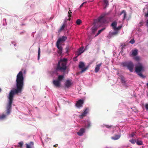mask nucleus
Here are the masks:
<instances>
[{
    "instance_id": "obj_1",
    "label": "nucleus",
    "mask_w": 148,
    "mask_h": 148,
    "mask_svg": "<svg viewBox=\"0 0 148 148\" xmlns=\"http://www.w3.org/2000/svg\"><path fill=\"white\" fill-rule=\"evenodd\" d=\"M16 89L11 90L8 97V103L6 106V114H3L0 115V119L3 120L5 119L7 115H8L10 113L12 109V104L13 102V98L15 94L21 93L22 90L24 86V77L23 72L20 71L16 76Z\"/></svg>"
},
{
    "instance_id": "obj_2",
    "label": "nucleus",
    "mask_w": 148,
    "mask_h": 148,
    "mask_svg": "<svg viewBox=\"0 0 148 148\" xmlns=\"http://www.w3.org/2000/svg\"><path fill=\"white\" fill-rule=\"evenodd\" d=\"M108 14V13H103L97 19L94 20V25L92 28V33H94L98 28L101 25L102 23L106 22V21L104 18Z\"/></svg>"
},
{
    "instance_id": "obj_3",
    "label": "nucleus",
    "mask_w": 148,
    "mask_h": 148,
    "mask_svg": "<svg viewBox=\"0 0 148 148\" xmlns=\"http://www.w3.org/2000/svg\"><path fill=\"white\" fill-rule=\"evenodd\" d=\"M65 62H61V61H59L55 68V70L52 71L53 73L58 74L57 72L60 71L63 72L64 73L67 69V66Z\"/></svg>"
},
{
    "instance_id": "obj_4",
    "label": "nucleus",
    "mask_w": 148,
    "mask_h": 148,
    "mask_svg": "<svg viewBox=\"0 0 148 148\" xmlns=\"http://www.w3.org/2000/svg\"><path fill=\"white\" fill-rule=\"evenodd\" d=\"M144 71V67L140 63H138V65L136 66L135 67V71L137 73L138 75L142 78H145V76L143 75L140 72Z\"/></svg>"
},
{
    "instance_id": "obj_5",
    "label": "nucleus",
    "mask_w": 148,
    "mask_h": 148,
    "mask_svg": "<svg viewBox=\"0 0 148 148\" xmlns=\"http://www.w3.org/2000/svg\"><path fill=\"white\" fill-rule=\"evenodd\" d=\"M121 65L123 67H127L130 72L133 71L134 65L131 61L123 62Z\"/></svg>"
},
{
    "instance_id": "obj_6",
    "label": "nucleus",
    "mask_w": 148,
    "mask_h": 148,
    "mask_svg": "<svg viewBox=\"0 0 148 148\" xmlns=\"http://www.w3.org/2000/svg\"><path fill=\"white\" fill-rule=\"evenodd\" d=\"M64 77V75H59L58 76L57 80H54L53 81V84L56 87H59L60 86V82Z\"/></svg>"
},
{
    "instance_id": "obj_7",
    "label": "nucleus",
    "mask_w": 148,
    "mask_h": 148,
    "mask_svg": "<svg viewBox=\"0 0 148 148\" xmlns=\"http://www.w3.org/2000/svg\"><path fill=\"white\" fill-rule=\"evenodd\" d=\"M85 66L84 63L82 62H79L78 67L79 68L82 69L81 71H80V73H82L85 71H86L88 68V66H87L85 68H83Z\"/></svg>"
},
{
    "instance_id": "obj_8",
    "label": "nucleus",
    "mask_w": 148,
    "mask_h": 148,
    "mask_svg": "<svg viewBox=\"0 0 148 148\" xmlns=\"http://www.w3.org/2000/svg\"><path fill=\"white\" fill-rule=\"evenodd\" d=\"M67 39V37L66 36H63L62 37L58 39L56 43L60 44L61 42H64Z\"/></svg>"
},
{
    "instance_id": "obj_9",
    "label": "nucleus",
    "mask_w": 148,
    "mask_h": 148,
    "mask_svg": "<svg viewBox=\"0 0 148 148\" xmlns=\"http://www.w3.org/2000/svg\"><path fill=\"white\" fill-rule=\"evenodd\" d=\"M56 46L58 49L57 51L59 55H61L62 52V47L61 46H60V44L57 43H56Z\"/></svg>"
},
{
    "instance_id": "obj_10",
    "label": "nucleus",
    "mask_w": 148,
    "mask_h": 148,
    "mask_svg": "<svg viewBox=\"0 0 148 148\" xmlns=\"http://www.w3.org/2000/svg\"><path fill=\"white\" fill-rule=\"evenodd\" d=\"M84 102L83 100L81 99L79 100L76 103V106L78 108L82 107V104L84 103Z\"/></svg>"
},
{
    "instance_id": "obj_11",
    "label": "nucleus",
    "mask_w": 148,
    "mask_h": 148,
    "mask_svg": "<svg viewBox=\"0 0 148 148\" xmlns=\"http://www.w3.org/2000/svg\"><path fill=\"white\" fill-rule=\"evenodd\" d=\"M85 132V129L84 128H81L77 133V134L79 136H82Z\"/></svg>"
},
{
    "instance_id": "obj_12",
    "label": "nucleus",
    "mask_w": 148,
    "mask_h": 148,
    "mask_svg": "<svg viewBox=\"0 0 148 148\" xmlns=\"http://www.w3.org/2000/svg\"><path fill=\"white\" fill-rule=\"evenodd\" d=\"M88 112V109L86 108L84 112L82 113V115L79 116L80 117L81 119H82L83 117L84 116H86V114H87Z\"/></svg>"
},
{
    "instance_id": "obj_13",
    "label": "nucleus",
    "mask_w": 148,
    "mask_h": 148,
    "mask_svg": "<svg viewBox=\"0 0 148 148\" xmlns=\"http://www.w3.org/2000/svg\"><path fill=\"white\" fill-rule=\"evenodd\" d=\"M101 64V63L100 64H97L96 66V67L95 69V71L96 73H97L99 71Z\"/></svg>"
},
{
    "instance_id": "obj_14",
    "label": "nucleus",
    "mask_w": 148,
    "mask_h": 148,
    "mask_svg": "<svg viewBox=\"0 0 148 148\" xmlns=\"http://www.w3.org/2000/svg\"><path fill=\"white\" fill-rule=\"evenodd\" d=\"M121 136L120 135H115L114 136L111 137V138L114 140H116L119 139Z\"/></svg>"
},
{
    "instance_id": "obj_15",
    "label": "nucleus",
    "mask_w": 148,
    "mask_h": 148,
    "mask_svg": "<svg viewBox=\"0 0 148 148\" xmlns=\"http://www.w3.org/2000/svg\"><path fill=\"white\" fill-rule=\"evenodd\" d=\"M124 14V15H123V20H125L127 16V14H126V11L125 10H122L121 13H120V15H121L122 14Z\"/></svg>"
},
{
    "instance_id": "obj_16",
    "label": "nucleus",
    "mask_w": 148,
    "mask_h": 148,
    "mask_svg": "<svg viewBox=\"0 0 148 148\" xmlns=\"http://www.w3.org/2000/svg\"><path fill=\"white\" fill-rule=\"evenodd\" d=\"M117 22L116 21H114L111 24V26L113 27V29L114 30L116 27Z\"/></svg>"
},
{
    "instance_id": "obj_17",
    "label": "nucleus",
    "mask_w": 148,
    "mask_h": 148,
    "mask_svg": "<svg viewBox=\"0 0 148 148\" xmlns=\"http://www.w3.org/2000/svg\"><path fill=\"white\" fill-rule=\"evenodd\" d=\"M71 85V82L69 80H67L65 83V86L66 87L68 88Z\"/></svg>"
},
{
    "instance_id": "obj_18",
    "label": "nucleus",
    "mask_w": 148,
    "mask_h": 148,
    "mask_svg": "<svg viewBox=\"0 0 148 148\" xmlns=\"http://www.w3.org/2000/svg\"><path fill=\"white\" fill-rule=\"evenodd\" d=\"M84 47H82L80 48L78 50L79 54L78 56L80 55L82 53H83L84 50Z\"/></svg>"
},
{
    "instance_id": "obj_19",
    "label": "nucleus",
    "mask_w": 148,
    "mask_h": 148,
    "mask_svg": "<svg viewBox=\"0 0 148 148\" xmlns=\"http://www.w3.org/2000/svg\"><path fill=\"white\" fill-rule=\"evenodd\" d=\"M138 54V51L137 49H135L132 51V55L133 56H136Z\"/></svg>"
},
{
    "instance_id": "obj_20",
    "label": "nucleus",
    "mask_w": 148,
    "mask_h": 148,
    "mask_svg": "<svg viewBox=\"0 0 148 148\" xmlns=\"http://www.w3.org/2000/svg\"><path fill=\"white\" fill-rule=\"evenodd\" d=\"M118 32L117 31H115V32H112L110 34L111 37H112L114 35H116L118 34Z\"/></svg>"
},
{
    "instance_id": "obj_21",
    "label": "nucleus",
    "mask_w": 148,
    "mask_h": 148,
    "mask_svg": "<svg viewBox=\"0 0 148 148\" xmlns=\"http://www.w3.org/2000/svg\"><path fill=\"white\" fill-rule=\"evenodd\" d=\"M120 77L121 82L122 83H125V77L122 76H121Z\"/></svg>"
},
{
    "instance_id": "obj_22",
    "label": "nucleus",
    "mask_w": 148,
    "mask_h": 148,
    "mask_svg": "<svg viewBox=\"0 0 148 148\" xmlns=\"http://www.w3.org/2000/svg\"><path fill=\"white\" fill-rule=\"evenodd\" d=\"M61 62H65V64L66 65L67 59L66 58L61 59L59 61H61Z\"/></svg>"
},
{
    "instance_id": "obj_23",
    "label": "nucleus",
    "mask_w": 148,
    "mask_h": 148,
    "mask_svg": "<svg viewBox=\"0 0 148 148\" xmlns=\"http://www.w3.org/2000/svg\"><path fill=\"white\" fill-rule=\"evenodd\" d=\"M137 144L138 145H141L143 144V142L141 140H137L136 141Z\"/></svg>"
},
{
    "instance_id": "obj_24",
    "label": "nucleus",
    "mask_w": 148,
    "mask_h": 148,
    "mask_svg": "<svg viewBox=\"0 0 148 148\" xmlns=\"http://www.w3.org/2000/svg\"><path fill=\"white\" fill-rule=\"evenodd\" d=\"M105 28H103L101 29H100V30H99L97 33V34L95 36H96L98 35L101 32H102L103 31L104 29H105Z\"/></svg>"
},
{
    "instance_id": "obj_25",
    "label": "nucleus",
    "mask_w": 148,
    "mask_h": 148,
    "mask_svg": "<svg viewBox=\"0 0 148 148\" xmlns=\"http://www.w3.org/2000/svg\"><path fill=\"white\" fill-rule=\"evenodd\" d=\"M82 23V21L80 19H78L76 21V23L77 25H80Z\"/></svg>"
},
{
    "instance_id": "obj_26",
    "label": "nucleus",
    "mask_w": 148,
    "mask_h": 148,
    "mask_svg": "<svg viewBox=\"0 0 148 148\" xmlns=\"http://www.w3.org/2000/svg\"><path fill=\"white\" fill-rule=\"evenodd\" d=\"M65 26L66 24L65 23L63 24L62 25L59 31H61L63 30L64 29V28L65 27Z\"/></svg>"
},
{
    "instance_id": "obj_27",
    "label": "nucleus",
    "mask_w": 148,
    "mask_h": 148,
    "mask_svg": "<svg viewBox=\"0 0 148 148\" xmlns=\"http://www.w3.org/2000/svg\"><path fill=\"white\" fill-rule=\"evenodd\" d=\"M90 126V123L89 121H87L86 124L85 125V126L87 128H89Z\"/></svg>"
},
{
    "instance_id": "obj_28",
    "label": "nucleus",
    "mask_w": 148,
    "mask_h": 148,
    "mask_svg": "<svg viewBox=\"0 0 148 148\" xmlns=\"http://www.w3.org/2000/svg\"><path fill=\"white\" fill-rule=\"evenodd\" d=\"M129 141L132 144H134L136 142V139H131L129 140Z\"/></svg>"
},
{
    "instance_id": "obj_29",
    "label": "nucleus",
    "mask_w": 148,
    "mask_h": 148,
    "mask_svg": "<svg viewBox=\"0 0 148 148\" xmlns=\"http://www.w3.org/2000/svg\"><path fill=\"white\" fill-rule=\"evenodd\" d=\"M18 147L21 148L23 146V143L22 142H20L18 143Z\"/></svg>"
},
{
    "instance_id": "obj_30",
    "label": "nucleus",
    "mask_w": 148,
    "mask_h": 148,
    "mask_svg": "<svg viewBox=\"0 0 148 148\" xmlns=\"http://www.w3.org/2000/svg\"><path fill=\"white\" fill-rule=\"evenodd\" d=\"M121 26H119L118 27H116L115 29H114V30L115 31L119 30L121 28Z\"/></svg>"
},
{
    "instance_id": "obj_31",
    "label": "nucleus",
    "mask_w": 148,
    "mask_h": 148,
    "mask_svg": "<svg viewBox=\"0 0 148 148\" xmlns=\"http://www.w3.org/2000/svg\"><path fill=\"white\" fill-rule=\"evenodd\" d=\"M40 47L38 48V59L39 60L40 58Z\"/></svg>"
},
{
    "instance_id": "obj_32",
    "label": "nucleus",
    "mask_w": 148,
    "mask_h": 148,
    "mask_svg": "<svg viewBox=\"0 0 148 148\" xmlns=\"http://www.w3.org/2000/svg\"><path fill=\"white\" fill-rule=\"evenodd\" d=\"M103 1L104 3L106 4V7L109 5L108 1V0H104Z\"/></svg>"
},
{
    "instance_id": "obj_33",
    "label": "nucleus",
    "mask_w": 148,
    "mask_h": 148,
    "mask_svg": "<svg viewBox=\"0 0 148 148\" xmlns=\"http://www.w3.org/2000/svg\"><path fill=\"white\" fill-rule=\"evenodd\" d=\"M70 47L68 46L66 47V52L68 53L70 49Z\"/></svg>"
},
{
    "instance_id": "obj_34",
    "label": "nucleus",
    "mask_w": 148,
    "mask_h": 148,
    "mask_svg": "<svg viewBox=\"0 0 148 148\" xmlns=\"http://www.w3.org/2000/svg\"><path fill=\"white\" fill-rule=\"evenodd\" d=\"M135 42V41L133 39H131L130 41V42L132 44L134 43Z\"/></svg>"
},
{
    "instance_id": "obj_35",
    "label": "nucleus",
    "mask_w": 148,
    "mask_h": 148,
    "mask_svg": "<svg viewBox=\"0 0 148 148\" xmlns=\"http://www.w3.org/2000/svg\"><path fill=\"white\" fill-rule=\"evenodd\" d=\"M69 11L70 12H68V13L69 14V15H68V16L69 17V18H70L71 17V14L70 13H72V12H71V10H69Z\"/></svg>"
},
{
    "instance_id": "obj_36",
    "label": "nucleus",
    "mask_w": 148,
    "mask_h": 148,
    "mask_svg": "<svg viewBox=\"0 0 148 148\" xmlns=\"http://www.w3.org/2000/svg\"><path fill=\"white\" fill-rule=\"evenodd\" d=\"M145 107L147 110H148V103H146L145 106Z\"/></svg>"
},
{
    "instance_id": "obj_37",
    "label": "nucleus",
    "mask_w": 148,
    "mask_h": 148,
    "mask_svg": "<svg viewBox=\"0 0 148 148\" xmlns=\"http://www.w3.org/2000/svg\"><path fill=\"white\" fill-rule=\"evenodd\" d=\"M105 126L107 128H110V127H112V126L111 125H106Z\"/></svg>"
},
{
    "instance_id": "obj_38",
    "label": "nucleus",
    "mask_w": 148,
    "mask_h": 148,
    "mask_svg": "<svg viewBox=\"0 0 148 148\" xmlns=\"http://www.w3.org/2000/svg\"><path fill=\"white\" fill-rule=\"evenodd\" d=\"M134 59L136 60H139V58L138 56H136L134 58Z\"/></svg>"
},
{
    "instance_id": "obj_39",
    "label": "nucleus",
    "mask_w": 148,
    "mask_h": 148,
    "mask_svg": "<svg viewBox=\"0 0 148 148\" xmlns=\"http://www.w3.org/2000/svg\"><path fill=\"white\" fill-rule=\"evenodd\" d=\"M140 24V26H141L143 25V21H142L141 22H140L139 23Z\"/></svg>"
},
{
    "instance_id": "obj_40",
    "label": "nucleus",
    "mask_w": 148,
    "mask_h": 148,
    "mask_svg": "<svg viewBox=\"0 0 148 148\" xmlns=\"http://www.w3.org/2000/svg\"><path fill=\"white\" fill-rule=\"evenodd\" d=\"M34 145V143L33 142H30L29 144V145H30V146H33Z\"/></svg>"
},
{
    "instance_id": "obj_41",
    "label": "nucleus",
    "mask_w": 148,
    "mask_h": 148,
    "mask_svg": "<svg viewBox=\"0 0 148 148\" xmlns=\"http://www.w3.org/2000/svg\"><path fill=\"white\" fill-rule=\"evenodd\" d=\"M135 134L134 133H132V134H130V136H131V137H133L134 135H135Z\"/></svg>"
},
{
    "instance_id": "obj_42",
    "label": "nucleus",
    "mask_w": 148,
    "mask_h": 148,
    "mask_svg": "<svg viewBox=\"0 0 148 148\" xmlns=\"http://www.w3.org/2000/svg\"><path fill=\"white\" fill-rule=\"evenodd\" d=\"M26 148H31V147L30 146V145H29L27 144H26Z\"/></svg>"
},
{
    "instance_id": "obj_43",
    "label": "nucleus",
    "mask_w": 148,
    "mask_h": 148,
    "mask_svg": "<svg viewBox=\"0 0 148 148\" xmlns=\"http://www.w3.org/2000/svg\"><path fill=\"white\" fill-rule=\"evenodd\" d=\"M86 2H84L83 3H82L80 6V8H81L82 6H83V5L85 3H86Z\"/></svg>"
},
{
    "instance_id": "obj_44",
    "label": "nucleus",
    "mask_w": 148,
    "mask_h": 148,
    "mask_svg": "<svg viewBox=\"0 0 148 148\" xmlns=\"http://www.w3.org/2000/svg\"><path fill=\"white\" fill-rule=\"evenodd\" d=\"M122 48L123 49V48L124 47H125L126 46V45H122Z\"/></svg>"
},
{
    "instance_id": "obj_45",
    "label": "nucleus",
    "mask_w": 148,
    "mask_h": 148,
    "mask_svg": "<svg viewBox=\"0 0 148 148\" xmlns=\"http://www.w3.org/2000/svg\"><path fill=\"white\" fill-rule=\"evenodd\" d=\"M146 25L147 27H148V19L147 20V21Z\"/></svg>"
},
{
    "instance_id": "obj_46",
    "label": "nucleus",
    "mask_w": 148,
    "mask_h": 148,
    "mask_svg": "<svg viewBox=\"0 0 148 148\" xmlns=\"http://www.w3.org/2000/svg\"><path fill=\"white\" fill-rule=\"evenodd\" d=\"M58 145L57 144H56V145H53V147H57V146Z\"/></svg>"
},
{
    "instance_id": "obj_47",
    "label": "nucleus",
    "mask_w": 148,
    "mask_h": 148,
    "mask_svg": "<svg viewBox=\"0 0 148 148\" xmlns=\"http://www.w3.org/2000/svg\"><path fill=\"white\" fill-rule=\"evenodd\" d=\"M145 15H146V16H147L148 17V11H147V13Z\"/></svg>"
},
{
    "instance_id": "obj_48",
    "label": "nucleus",
    "mask_w": 148,
    "mask_h": 148,
    "mask_svg": "<svg viewBox=\"0 0 148 148\" xmlns=\"http://www.w3.org/2000/svg\"><path fill=\"white\" fill-rule=\"evenodd\" d=\"M70 19H71L70 18L68 19V20H69V21H70Z\"/></svg>"
},
{
    "instance_id": "obj_49",
    "label": "nucleus",
    "mask_w": 148,
    "mask_h": 148,
    "mask_svg": "<svg viewBox=\"0 0 148 148\" xmlns=\"http://www.w3.org/2000/svg\"><path fill=\"white\" fill-rule=\"evenodd\" d=\"M147 86H148V83H147V84H146Z\"/></svg>"
},
{
    "instance_id": "obj_50",
    "label": "nucleus",
    "mask_w": 148,
    "mask_h": 148,
    "mask_svg": "<svg viewBox=\"0 0 148 148\" xmlns=\"http://www.w3.org/2000/svg\"><path fill=\"white\" fill-rule=\"evenodd\" d=\"M1 88H0V92H1Z\"/></svg>"
},
{
    "instance_id": "obj_51",
    "label": "nucleus",
    "mask_w": 148,
    "mask_h": 148,
    "mask_svg": "<svg viewBox=\"0 0 148 148\" xmlns=\"http://www.w3.org/2000/svg\"><path fill=\"white\" fill-rule=\"evenodd\" d=\"M75 60H76V59H75V60H75Z\"/></svg>"
},
{
    "instance_id": "obj_52",
    "label": "nucleus",
    "mask_w": 148,
    "mask_h": 148,
    "mask_svg": "<svg viewBox=\"0 0 148 148\" xmlns=\"http://www.w3.org/2000/svg\"><path fill=\"white\" fill-rule=\"evenodd\" d=\"M75 60H76V59H75V60H75Z\"/></svg>"
},
{
    "instance_id": "obj_53",
    "label": "nucleus",
    "mask_w": 148,
    "mask_h": 148,
    "mask_svg": "<svg viewBox=\"0 0 148 148\" xmlns=\"http://www.w3.org/2000/svg\"><path fill=\"white\" fill-rule=\"evenodd\" d=\"M75 60H76V59H75V60H75Z\"/></svg>"
},
{
    "instance_id": "obj_54",
    "label": "nucleus",
    "mask_w": 148,
    "mask_h": 148,
    "mask_svg": "<svg viewBox=\"0 0 148 148\" xmlns=\"http://www.w3.org/2000/svg\"><path fill=\"white\" fill-rule=\"evenodd\" d=\"M77 58V57H75V58Z\"/></svg>"
}]
</instances>
